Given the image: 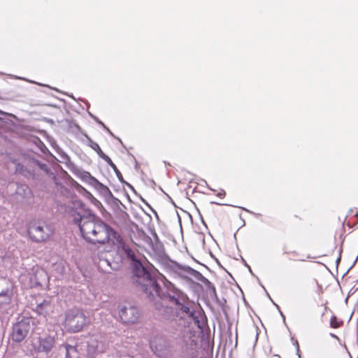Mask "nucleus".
<instances>
[{
	"label": "nucleus",
	"mask_w": 358,
	"mask_h": 358,
	"mask_svg": "<svg viewBox=\"0 0 358 358\" xmlns=\"http://www.w3.org/2000/svg\"><path fill=\"white\" fill-rule=\"evenodd\" d=\"M68 266L65 261L60 260L52 265V273L57 278H60L64 275L66 272Z\"/></svg>",
	"instance_id": "4468645a"
},
{
	"label": "nucleus",
	"mask_w": 358,
	"mask_h": 358,
	"mask_svg": "<svg viewBox=\"0 0 358 358\" xmlns=\"http://www.w3.org/2000/svg\"><path fill=\"white\" fill-rule=\"evenodd\" d=\"M31 325L29 319H23L14 324L12 327L10 338L14 343H21L30 331Z\"/></svg>",
	"instance_id": "9d476101"
},
{
	"label": "nucleus",
	"mask_w": 358,
	"mask_h": 358,
	"mask_svg": "<svg viewBox=\"0 0 358 358\" xmlns=\"http://www.w3.org/2000/svg\"><path fill=\"white\" fill-rule=\"evenodd\" d=\"M60 157L62 159L63 162H64L66 164L71 162V159H70L69 156L64 152H62V153H60Z\"/></svg>",
	"instance_id": "393cba45"
},
{
	"label": "nucleus",
	"mask_w": 358,
	"mask_h": 358,
	"mask_svg": "<svg viewBox=\"0 0 358 358\" xmlns=\"http://www.w3.org/2000/svg\"><path fill=\"white\" fill-rule=\"evenodd\" d=\"M94 120L100 125L103 127L104 129H106L108 133L111 134L110 129L101 121L99 120L96 117H94Z\"/></svg>",
	"instance_id": "a878e982"
},
{
	"label": "nucleus",
	"mask_w": 358,
	"mask_h": 358,
	"mask_svg": "<svg viewBox=\"0 0 358 358\" xmlns=\"http://www.w3.org/2000/svg\"><path fill=\"white\" fill-rule=\"evenodd\" d=\"M122 250L124 252V255L127 257L128 260H129L130 263H135L136 262H141L136 256L135 251L132 250L128 245L123 244L122 246Z\"/></svg>",
	"instance_id": "f3484780"
},
{
	"label": "nucleus",
	"mask_w": 358,
	"mask_h": 358,
	"mask_svg": "<svg viewBox=\"0 0 358 358\" xmlns=\"http://www.w3.org/2000/svg\"><path fill=\"white\" fill-rule=\"evenodd\" d=\"M81 178L92 185L94 183V181L96 180V178L92 176L90 173L87 171H83L80 175Z\"/></svg>",
	"instance_id": "4be33fe9"
},
{
	"label": "nucleus",
	"mask_w": 358,
	"mask_h": 358,
	"mask_svg": "<svg viewBox=\"0 0 358 358\" xmlns=\"http://www.w3.org/2000/svg\"><path fill=\"white\" fill-rule=\"evenodd\" d=\"M150 348L152 352L158 357L165 358L172 352V345L168 338L157 335L150 341Z\"/></svg>",
	"instance_id": "6e6552de"
},
{
	"label": "nucleus",
	"mask_w": 358,
	"mask_h": 358,
	"mask_svg": "<svg viewBox=\"0 0 358 358\" xmlns=\"http://www.w3.org/2000/svg\"><path fill=\"white\" fill-rule=\"evenodd\" d=\"M118 314L120 320L124 324H134L140 316L138 308L130 303L120 306Z\"/></svg>",
	"instance_id": "9b49d317"
},
{
	"label": "nucleus",
	"mask_w": 358,
	"mask_h": 358,
	"mask_svg": "<svg viewBox=\"0 0 358 358\" xmlns=\"http://www.w3.org/2000/svg\"><path fill=\"white\" fill-rule=\"evenodd\" d=\"M55 336L50 334L38 337L31 344L33 358H50V353L55 347Z\"/></svg>",
	"instance_id": "39448f33"
},
{
	"label": "nucleus",
	"mask_w": 358,
	"mask_h": 358,
	"mask_svg": "<svg viewBox=\"0 0 358 358\" xmlns=\"http://www.w3.org/2000/svg\"><path fill=\"white\" fill-rule=\"evenodd\" d=\"M283 253L285 255L292 254L294 256L298 255V252L296 251L288 252V251L284 250Z\"/></svg>",
	"instance_id": "c85d7f7f"
},
{
	"label": "nucleus",
	"mask_w": 358,
	"mask_h": 358,
	"mask_svg": "<svg viewBox=\"0 0 358 358\" xmlns=\"http://www.w3.org/2000/svg\"><path fill=\"white\" fill-rule=\"evenodd\" d=\"M88 140H89V143H88V145L92 148L93 149L97 154L99 156V157H101V159H103V160H105V159H107L108 157V155H106L101 149V148L99 147V144L94 141H93L90 138H89L88 136H87Z\"/></svg>",
	"instance_id": "6ab92c4d"
},
{
	"label": "nucleus",
	"mask_w": 358,
	"mask_h": 358,
	"mask_svg": "<svg viewBox=\"0 0 358 358\" xmlns=\"http://www.w3.org/2000/svg\"><path fill=\"white\" fill-rule=\"evenodd\" d=\"M104 161L108 164V166H110L113 169V171L115 173L116 176L117 177L118 180L122 183H125L127 186H129V187L133 189V187L129 183H128L124 180V178H123V176H122L121 172L119 171V169L117 168L116 165L113 162V161L111 160V159L109 157L107 159H105Z\"/></svg>",
	"instance_id": "a211bd4d"
},
{
	"label": "nucleus",
	"mask_w": 358,
	"mask_h": 358,
	"mask_svg": "<svg viewBox=\"0 0 358 358\" xmlns=\"http://www.w3.org/2000/svg\"><path fill=\"white\" fill-rule=\"evenodd\" d=\"M15 172L27 178H33L35 176V170L33 167V164L30 162L27 166H24L20 163H15Z\"/></svg>",
	"instance_id": "ddd939ff"
},
{
	"label": "nucleus",
	"mask_w": 358,
	"mask_h": 358,
	"mask_svg": "<svg viewBox=\"0 0 358 358\" xmlns=\"http://www.w3.org/2000/svg\"><path fill=\"white\" fill-rule=\"evenodd\" d=\"M92 186L99 191L103 196L113 198V202L115 205L118 206L119 203H121V201L118 199L113 197V193L110 189L106 185L99 182L97 179L94 181Z\"/></svg>",
	"instance_id": "f8f14e48"
},
{
	"label": "nucleus",
	"mask_w": 358,
	"mask_h": 358,
	"mask_svg": "<svg viewBox=\"0 0 358 358\" xmlns=\"http://www.w3.org/2000/svg\"><path fill=\"white\" fill-rule=\"evenodd\" d=\"M343 324V322L342 320H338L335 315H332L330 319V327L331 328H339L341 327Z\"/></svg>",
	"instance_id": "b1692460"
},
{
	"label": "nucleus",
	"mask_w": 358,
	"mask_h": 358,
	"mask_svg": "<svg viewBox=\"0 0 358 358\" xmlns=\"http://www.w3.org/2000/svg\"><path fill=\"white\" fill-rule=\"evenodd\" d=\"M330 336L334 338H335V339H336V340H338V341H340V338L336 335H335L333 333H330Z\"/></svg>",
	"instance_id": "c756f323"
},
{
	"label": "nucleus",
	"mask_w": 358,
	"mask_h": 358,
	"mask_svg": "<svg viewBox=\"0 0 358 358\" xmlns=\"http://www.w3.org/2000/svg\"><path fill=\"white\" fill-rule=\"evenodd\" d=\"M0 113H1V111L0 110Z\"/></svg>",
	"instance_id": "473e14b6"
},
{
	"label": "nucleus",
	"mask_w": 358,
	"mask_h": 358,
	"mask_svg": "<svg viewBox=\"0 0 358 358\" xmlns=\"http://www.w3.org/2000/svg\"><path fill=\"white\" fill-rule=\"evenodd\" d=\"M169 273L182 277H185L186 275H189L196 280L203 282L208 289L211 296H216V289L214 285L209 280L205 278L200 272L189 266H183L176 262L175 266H173Z\"/></svg>",
	"instance_id": "7ed1b4c3"
},
{
	"label": "nucleus",
	"mask_w": 358,
	"mask_h": 358,
	"mask_svg": "<svg viewBox=\"0 0 358 358\" xmlns=\"http://www.w3.org/2000/svg\"><path fill=\"white\" fill-rule=\"evenodd\" d=\"M30 163L33 164V167L34 166H36L42 171L46 172V173L49 172V168L46 164L42 163L40 161H38L37 159H31Z\"/></svg>",
	"instance_id": "5701e85b"
},
{
	"label": "nucleus",
	"mask_w": 358,
	"mask_h": 358,
	"mask_svg": "<svg viewBox=\"0 0 358 358\" xmlns=\"http://www.w3.org/2000/svg\"><path fill=\"white\" fill-rule=\"evenodd\" d=\"M169 301L175 306L176 310L178 311V316L180 318L188 317L199 323V320H196V317L195 316L194 310L191 309L189 302L185 299H179L174 296H169Z\"/></svg>",
	"instance_id": "1a4fd4ad"
},
{
	"label": "nucleus",
	"mask_w": 358,
	"mask_h": 358,
	"mask_svg": "<svg viewBox=\"0 0 358 358\" xmlns=\"http://www.w3.org/2000/svg\"><path fill=\"white\" fill-rule=\"evenodd\" d=\"M294 345H296V351H297V355H298L299 357L300 358L301 357V355H300L299 345V343H298L297 341H295Z\"/></svg>",
	"instance_id": "bb28decb"
},
{
	"label": "nucleus",
	"mask_w": 358,
	"mask_h": 358,
	"mask_svg": "<svg viewBox=\"0 0 358 358\" xmlns=\"http://www.w3.org/2000/svg\"><path fill=\"white\" fill-rule=\"evenodd\" d=\"M13 291L10 289H6L0 292V308H3L10 304L12 299Z\"/></svg>",
	"instance_id": "dca6fc26"
},
{
	"label": "nucleus",
	"mask_w": 358,
	"mask_h": 358,
	"mask_svg": "<svg viewBox=\"0 0 358 358\" xmlns=\"http://www.w3.org/2000/svg\"><path fill=\"white\" fill-rule=\"evenodd\" d=\"M201 358H204V357H201Z\"/></svg>",
	"instance_id": "72a5a7b5"
},
{
	"label": "nucleus",
	"mask_w": 358,
	"mask_h": 358,
	"mask_svg": "<svg viewBox=\"0 0 358 358\" xmlns=\"http://www.w3.org/2000/svg\"><path fill=\"white\" fill-rule=\"evenodd\" d=\"M64 348L66 350L65 358H74L78 353L77 348L76 346L65 344Z\"/></svg>",
	"instance_id": "412c9836"
},
{
	"label": "nucleus",
	"mask_w": 358,
	"mask_h": 358,
	"mask_svg": "<svg viewBox=\"0 0 358 358\" xmlns=\"http://www.w3.org/2000/svg\"><path fill=\"white\" fill-rule=\"evenodd\" d=\"M15 194L21 196L23 199H29L31 197L32 193L27 185L17 184Z\"/></svg>",
	"instance_id": "2eb2a0df"
},
{
	"label": "nucleus",
	"mask_w": 358,
	"mask_h": 358,
	"mask_svg": "<svg viewBox=\"0 0 358 358\" xmlns=\"http://www.w3.org/2000/svg\"><path fill=\"white\" fill-rule=\"evenodd\" d=\"M155 241L150 236H146V242L152 250L154 255L165 272L169 273L176 262L171 260L166 254L164 245L158 239L157 234H154Z\"/></svg>",
	"instance_id": "20e7f679"
},
{
	"label": "nucleus",
	"mask_w": 358,
	"mask_h": 358,
	"mask_svg": "<svg viewBox=\"0 0 358 358\" xmlns=\"http://www.w3.org/2000/svg\"><path fill=\"white\" fill-rule=\"evenodd\" d=\"M30 239L35 243L45 242L53 233L50 225L41 222H33L29 224L27 229Z\"/></svg>",
	"instance_id": "423d86ee"
},
{
	"label": "nucleus",
	"mask_w": 358,
	"mask_h": 358,
	"mask_svg": "<svg viewBox=\"0 0 358 358\" xmlns=\"http://www.w3.org/2000/svg\"><path fill=\"white\" fill-rule=\"evenodd\" d=\"M226 193L224 192V190L222 189L217 194V196H219L220 198H223L224 197Z\"/></svg>",
	"instance_id": "cd10ccee"
},
{
	"label": "nucleus",
	"mask_w": 358,
	"mask_h": 358,
	"mask_svg": "<svg viewBox=\"0 0 358 358\" xmlns=\"http://www.w3.org/2000/svg\"><path fill=\"white\" fill-rule=\"evenodd\" d=\"M131 280L150 300L162 298V287L156 278L152 275L141 262L130 263Z\"/></svg>",
	"instance_id": "f03ea898"
},
{
	"label": "nucleus",
	"mask_w": 358,
	"mask_h": 358,
	"mask_svg": "<svg viewBox=\"0 0 358 358\" xmlns=\"http://www.w3.org/2000/svg\"><path fill=\"white\" fill-rule=\"evenodd\" d=\"M340 259H341V257H338V258L337 259V260H336V262H337V263H338V262H340Z\"/></svg>",
	"instance_id": "7c9ffc66"
},
{
	"label": "nucleus",
	"mask_w": 358,
	"mask_h": 358,
	"mask_svg": "<svg viewBox=\"0 0 358 358\" xmlns=\"http://www.w3.org/2000/svg\"><path fill=\"white\" fill-rule=\"evenodd\" d=\"M50 303L49 301L43 300L42 302L37 304L35 310L39 314V315H45L47 314V308L50 307Z\"/></svg>",
	"instance_id": "aec40b11"
},
{
	"label": "nucleus",
	"mask_w": 358,
	"mask_h": 358,
	"mask_svg": "<svg viewBox=\"0 0 358 358\" xmlns=\"http://www.w3.org/2000/svg\"><path fill=\"white\" fill-rule=\"evenodd\" d=\"M327 308H327V306H324V310H327Z\"/></svg>",
	"instance_id": "2f4dec72"
},
{
	"label": "nucleus",
	"mask_w": 358,
	"mask_h": 358,
	"mask_svg": "<svg viewBox=\"0 0 358 358\" xmlns=\"http://www.w3.org/2000/svg\"><path fill=\"white\" fill-rule=\"evenodd\" d=\"M73 221L78 226L82 237L89 243L104 245L122 242L118 232L91 210L75 214Z\"/></svg>",
	"instance_id": "f257e3e1"
},
{
	"label": "nucleus",
	"mask_w": 358,
	"mask_h": 358,
	"mask_svg": "<svg viewBox=\"0 0 358 358\" xmlns=\"http://www.w3.org/2000/svg\"><path fill=\"white\" fill-rule=\"evenodd\" d=\"M85 313L76 308L70 309L66 313L64 325L71 332H79L86 324Z\"/></svg>",
	"instance_id": "0eeeda50"
}]
</instances>
